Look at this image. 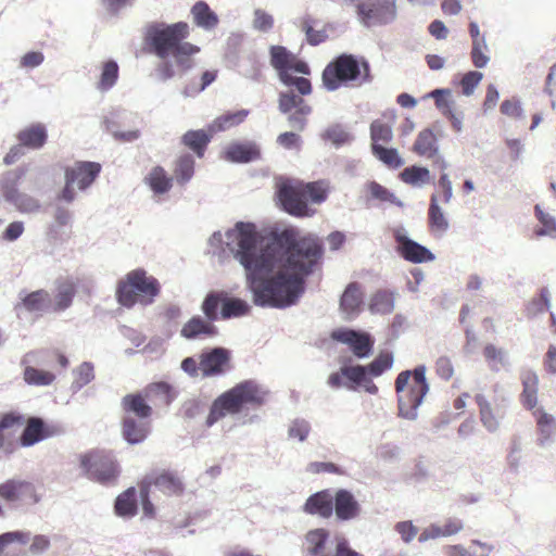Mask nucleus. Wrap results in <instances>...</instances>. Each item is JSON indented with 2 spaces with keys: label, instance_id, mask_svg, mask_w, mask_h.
<instances>
[{
  "label": "nucleus",
  "instance_id": "obj_60",
  "mask_svg": "<svg viewBox=\"0 0 556 556\" xmlns=\"http://www.w3.org/2000/svg\"><path fill=\"white\" fill-rule=\"evenodd\" d=\"M24 417L15 412H9L0 416V450L5 445V431L13 428L14 426L22 425Z\"/></svg>",
  "mask_w": 556,
  "mask_h": 556
},
{
  "label": "nucleus",
  "instance_id": "obj_45",
  "mask_svg": "<svg viewBox=\"0 0 556 556\" xmlns=\"http://www.w3.org/2000/svg\"><path fill=\"white\" fill-rule=\"evenodd\" d=\"M73 376L74 380L71 383V391L76 393L94 379V365L91 362H83L73 369Z\"/></svg>",
  "mask_w": 556,
  "mask_h": 556
},
{
  "label": "nucleus",
  "instance_id": "obj_12",
  "mask_svg": "<svg viewBox=\"0 0 556 556\" xmlns=\"http://www.w3.org/2000/svg\"><path fill=\"white\" fill-rule=\"evenodd\" d=\"M356 13L364 26L369 27L371 23L388 25L397 17L396 0H376L370 4L358 3Z\"/></svg>",
  "mask_w": 556,
  "mask_h": 556
},
{
  "label": "nucleus",
  "instance_id": "obj_5",
  "mask_svg": "<svg viewBox=\"0 0 556 556\" xmlns=\"http://www.w3.org/2000/svg\"><path fill=\"white\" fill-rule=\"evenodd\" d=\"M160 290L159 280L139 268L128 273L125 281L118 282L116 299L121 305L130 308L136 304L137 295L141 296L142 303L152 304Z\"/></svg>",
  "mask_w": 556,
  "mask_h": 556
},
{
  "label": "nucleus",
  "instance_id": "obj_61",
  "mask_svg": "<svg viewBox=\"0 0 556 556\" xmlns=\"http://www.w3.org/2000/svg\"><path fill=\"white\" fill-rule=\"evenodd\" d=\"M312 113L311 105H302L298 110L288 114V125L290 128L302 131L306 127L307 116Z\"/></svg>",
  "mask_w": 556,
  "mask_h": 556
},
{
  "label": "nucleus",
  "instance_id": "obj_31",
  "mask_svg": "<svg viewBox=\"0 0 556 556\" xmlns=\"http://www.w3.org/2000/svg\"><path fill=\"white\" fill-rule=\"evenodd\" d=\"M114 511L124 519L132 518L138 513L137 491L134 486L121 493L114 502Z\"/></svg>",
  "mask_w": 556,
  "mask_h": 556
},
{
  "label": "nucleus",
  "instance_id": "obj_54",
  "mask_svg": "<svg viewBox=\"0 0 556 556\" xmlns=\"http://www.w3.org/2000/svg\"><path fill=\"white\" fill-rule=\"evenodd\" d=\"M394 363L391 352H381L369 364L364 365L370 377H379L391 369Z\"/></svg>",
  "mask_w": 556,
  "mask_h": 556
},
{
  "label": "nucleus",
  "instance_id": "obj_48",
  "mask_svg": "<svg viewBox=\"0 0 556 556\" xmlns=\"http://www.w3.org/2000/svg\"><path fill=\"white\" fill-rule=\"evenodd\" d=\"M23 379L28 386L47 387L55 380V375L37 367H28L24 368Z\"/></svg>",
  "mask_w": 556,
  "mask_h": 556
},
{
  "label": "nucleus",
  "instance_id": "obj_15",
  "mask_svg": "<svg viewBox=\"0 0 556 556\" xmlns=\"http://www.w3.org/2000/svg\"><path fill=\"white\" fill-rule=\"evenodd\" d=\"M59 433H61L59 426L49 425L42 418L35 416L28 418L20 435V443L24 447H29Z\"/></svg>",
  "mask_w": 556,
  "mask_h": 556
},
{
  "label": "nucleus",
  "instance_id": "obj_50",
  "mask_svg": "<svg viewBox=\"0 0 556 556\" xmlns=\"http://www.w3.org/2000/svg\"><path fill=\"white\" fill-rule=\"evenodd\" d=\"M324 140L330 141L336 148H340L353 141L354 136L343 125L334 124L326 128L321 135Z\"/></svg>",
  "mask_w": 556,
  "mask_h": 556
},
{
  "label": "nucleus",
  "instance_id": "obj_44",
  "mask_svg": "<svg viewBox=\"0 0 556 556\" xmlns=\"http://www.w3.org/2000/svg\"><path fill=\"white\" fill-rule=\"evenodd\" d=\"M148 185L155 194H164L172 188V178L162 166H155L146 177Z\"/></svg>",
  "mask_w": 556,
  "mask_h": 556
},
{
  "label": "nucleus",
  "instance_id": "obj_58",
  "mask_svg": "<svg viewBox=\"0 0 556 556\" xmlns=\"http://www.w3.org/2000/svg\"><path fill=\"white\" fill-rule=\"evenodd\" d=\"M302 191L304 192L306 201L312 203L320 204L327 199V190L323 187L320 181L300 182Z\"/></svg>",
  "mask_w": 556,
  "mask_h": 556
},
{
  "label": "nucleus",
  "instance_id": "obj_27",
  "mask_svg": "<svg viewBox=\"0 0 556 556\" xmlns=\"http://www.w3.org/2000/svg\"><path fill=\"white\" fill-rule=\"evenodd\" d=\"M522 383L521 402L528 409H532L538 404L539 377L531 369H522L520 372Z\"/></svg>",
  "mask_w": 556,
  "mask_h": 556
},
{
  "label": "nucleus",
  "instance_id": "obj_6",
  "mask_svg": "<svg viewBox=\"0 0 556 556\" xmlns=\"http://www.w3.org/2000/svg\"><path fill=\"white\" fill-rule=\"evenodd\" d=\"M426 371L425 365L415 367L414 379L409 384L408 391L397 394L399 417L407 420H416L418 418V408L429 391Z\"/></svg>",
  "mask_w": 556,
  "mask_h": 556
},
{
  "label": "nucleus",
  "instance_id": "obj_16",
  "mask_svg": "<svg viewBox=\"0 0 556 556\" xmlns=\"http://www.w3.org/2000/svg\"><path fill=\"white\" fill-rule=\"evenodd\" d=\"M333 511L340 521H349L356 518L361 513V505L346 489H339L333 495Z\"/></svg>",
  "mask_w": 556,
  "mask_h": 556
},
{
  "label": "nucleus",
  "instance_id": "obj_29",
  "mask_svg": "<svg viewBox=\"0 0 556 556\" xmlns=\"http://www.w3.org/2000/svg\"><path fill=\"white\" fill-rule=\"evenodd\" d=\"M396 291L378 289L370 298L368 309L371 314L389 315L394 311Z\"/></svg>",
  "mask_w": 556,
  "mask_h": 556
},
{
  "label": "nucleus",
  "instance_id": "obj_42",
  "mask_svg": "<svg viewBox=\"0 0 556 556\" xmlns=\"http://www.w3.org/2000/svg\"><path fill=\"white\" fill-rule=\"evenodd\" d=\"M403 182L413 187H422L431 181L430 170L421 165H410L400 173Z\"/></svg>",
  "mask_w": 556,
  "mask_h": 556
},
{
  "label": "nucleus",
  "instance_id": "obj_38",
  "mask_svg": "<svg viewBox=\"0 0 556 556\" xmlns=\"http://www.w3.org/2000/svg\"><path fill=\"white\" fill-rule=\"evenodd\" d=\"M250 309L251 306L247 301L225 293L223 308L220 309V318L231 319L242 317L249 314Z\"/></svg>",
  "mask_w": 556,
  "mask_h": 556
},
{
  "label": "nucleus",
  "instance_id": "obj_39",
  "mask_svg": "<svg viewBox=\"0 0 556 556\" xmlns=\"http://www.w3.org/2000/svg\"><path fill=\"white\" fill-rule=\"evenodd\" d=\"M123 408L140 419H147L152 414V407L144 401L141 393H131L123 397Z\"/></svg>",
  "mask_w": 556,
  "mask_h": 556
},
{
  "label": "nucleus",
  "instance_id": "obj_13",
  "mask_svg": "<svg viewBox=\"0 0 556 556\" xmlns=\"http://www.w3.org/2000/svg\"><path fill=\"white\" fill-rule=\"evenodd\" d=\"M331 339L350 346L357 358H367L372 354L375 340L370 333L351 328H337Z\"/></svg>",
  "mask_w": 556,
  "mask_h": 556
},
{
  "label": "nucleus",
  "instance_id": "obj_46",
  "mask_svg": "<svg viewBox=\"0 0 556 556\" xmlns=\"http://www.w3.org/2000/svg\"><path fill=\"white\" fill-rule=\"evenodd\" d=\"M371 152L380 162L390 168H399L404 164L395 148H387L380 143H371Z\"/></svg>",
  "mask_w": 556,
  "mask_h": 556
},
{
  "label": "nucleus",
  "instance_id": "obj_41",
  "mask_svg": "<svg viewBox=\"0 0 556 556\" xmlns=\"http://www.w3.org/2000/svg\"><path fill=\"white\" fill-rule=\"evenodd\" d=\"M182 143L192 150L199 157L204 155V152L211 141V135L203 129L188 130L181 138Z\"/></svg>",
  "mask_w": 556,
  "mask_h": 556
},
{
  "label": "nucleus",
  "instance_id": "obj_56",
  "mask_svg": "<svg viewBox=\"0 0 556 556\" xmlns=\"http://www.w3.org/2000/svg\"><path fill=\"white\" fill-rule=\"evenodd\" d=\"M551 308L549 291L546 287L540 289V296L532 299L527 305V315L534 317Z\"/></svg>",
  "mask_w": 556,
  "mask_h": 556
},
{
  "label": "nucleus",
  "instance_id": "obj_51",
  "mask_svg": "<svg viewBox=\"0 0 556 556\" xmlns=\"http://www.w3.org/2000/svg\"><path fill=\"white\" fill-rule=\"evenodd\" d=\"M428 219L430 227L434 230L445 232L450 227V224L438 203L437 194L431 195Z\"/></svg>",
  "mask_w": 556,
  "mask_h": 556
},
{
  "label": "nucleus",
  "instance_id": "obj_62",
  "mask_svg": "<svg viewBox=\"0 0 556 556\" xmlns=\"http://www.w3.org/2000/svg\"><path fill=\"white\" fill-rule=\"evenodd\" d=\"M311 429L312 427L308 420L304 418H295L289 425L288 437L290 439H298L300 442H304L307 439Z\"/></svg>",
  "mask_w": 556,
  "mask_h": 556
},
{
  "label": "nucleus",
  "instance_id": "obj_43",
  "mask_svg": "<svg viewBox=\"0 0 556 556\" xmlns=\"http://www.w3.org/2000/svg\"><path fill=\"white\" fill-rule=\"evenodd\" d=\"M226 292L211 291L204 298L201 309L208 321H216L220 317L218 308H223Z\"/></svg>",
  "mask_w": 556,
  "mask_h": 556
},
{
  "label": "nucleus",
  "instance_id": "obj_4",
  "mask_svg": "<svg viewBox=\"0 0 556 556\" xmlns=\"http://www.w3.org/2000/svg\"><path fill=\"white\" fill-rule=\"evenodd\" d=\"M321 80L328 91H336L342 86L369 84L372 81L370 64L363 56L342 53L326 65Z\"/></svg>",
  "mask_w": 556,
  "mask_h": 556
},
{
  "label": "nucleus",
  "instance_id": "obj_18",
  "mask_svg": "<svg viewBox=\"0 0 556 556\" xmlns=\"http://www.w3.org/2000/svg\"><path fill=\"white\" fill-rule=\"evenodd\" d=\"M142 484L148 488L154 485L166 495H180L185 489L180 478L176 473L166 470L161 473L147 477Z\"/></svg>",
  "mask_w": 556,
  "mask_h": 556
},
{
  "label": "nucleus",
  "instance_id": "obj_64",
  "mask_svg": "<svg viewBox=\"0 0 556 556\" xmlns=\"http://www.w3.org/2000/svg\"><path fill=\"white\" fill-rule=\"evenodd\" d=\"M126 117V111L123 109H113L108 115L103 117V127L111 135L114 130H119L124 126V118Z\"/></svg>",
  "mask_w": 556,
  "mask_h": 556
},
{
  "label": "nucleus",
  "instance_id": "obj_55",
  "mask_svg": "<svg viewBox=\"0 0 556 556\" xmlns=\"http://www.w3.org/2000/svg\"><path fill=\"white\" fill-rule=\"evenodd\" d=\"M281 84L287 87H293L300 96H308L312 92V83L303 76H295L290 72L278 77Z\"/></svg>",
  "mask_w": 556,
  "mask_h": 556
},
{
  "label": "nucleus",
  "instance_id": "obj_25",
  "mask_svg": "<svg viewBox=\"0 0 556 556\" xmlns=\"http://www.w3.org/2000/svg\"><path fill=\"white\" fill-rule=\"evenodd\" d=\"M17 140L25 148L33 150L41 149L48 140L47 128L40 123L33 124L18 131Z\"/></svg>",
  "mask_w": 556,
  "mask_h": 556
},
{
  "label": "nucleus",
  "instance_id": "obj_1",
  "mask_svg": "<svg viewBox=\"0 0 556 556\" xmlns=\"http://www.w3.org/2000/svg\"><path fill=\"white\" fill-rule=\"evenodd\" d=\"M208 244H225L243 267L256 306L280 309L300 301L306 279L324 254L323 243L313 233L301 236L299 228L287 226L264 240L251 222H237L225 236L213 232Z\"/></svg>",
  "mask_w": 556,
  "mask_h": 556
},
{
  "label": "nucleus",
  "instance_id": "obj_20",
  "mask_svg": "<svg viewBox=\"0 0 556 556\" xmlns=\"http://www.w3.org/2000/svg\"><path fill=\"white\" fill-rule=\"evenodd\" d=\"M303 509L306 514L329 518L333 514V495L328 489L318 491L308 496Z\"/></svg>",
  "mask_w": 556,
  "mask_h": 556
},
{
  "label": "nucleus",
  "instance_id": "obj_14",
  "mask_svg": "<svg viewBox=\"0 0 556 556\" xmlns=\"http://www.w3.org/2000/svg\"><path fill=\"white\" fill-rule=\"evenodd\" d=\"M0 497L10 503L24 502L26 505H35L41 500L34 483L22 479H9L2 482Z\"/></svg>",
  "mask_w": 556,
  "mask_h": 556
},
{
  "label": "nucleus",
  "instance_id": "obj_21",
  "mask_svg": "<svg viewBox=\"0 0 556 556\" xmlns=\"http://www.w3.org/2000/svg\"><path fill=\"white\" fill-rule=\"evenodd\" d=\"M101 168L100 163L78 161L73 166L65 167V172H73L79 190H86L100 175Z\"/></svg>",
  "mask_w": 556,
  "mask_h": 556
},
{
  "label": "nucleus",
  "instance_id": "obj_26",
  "mask_svg": "<svg viewBox=\"0 0 556 556\" xmlns=\"http://www.w3.org/2000/svg\"><path fill=\"white\" fill-rule=\"evenodd\" d=\"M483 357L492 372H498L502 369L509 371L511 369L508 351L493 343L485 344L483 348Z\"/></svg>",
  "mask_w": 556,
  "mask_h": 556
},
{
  "label": "nucleus",
  "instance_id": "obj_28",
  "mask_svg": "<svg viewBox=\"0 0 556 556\" xmlns=\"http://www.w3.org/2000/svg\"><path fill=\"white\" fill-rule=\"evenodd\" d=\"M364 304V294L358 282H351L346 286L340 298V308L348 315H357Z\"/></svg>",
  "mask_w": 556,
  "mask_h": 556
},
{
  "label": "nucleus",
  "instance_id": "obj_7",
  "mask_svg": "<svg viewBox=\"0 0 556 556\" xmlns=\"http://www.w3.org/2000/svg\"><path fill=\"white\" fill-rule=\"evenodd\" d=\"M79 465L84 476L103 485L114 483L121 472L117 462L99 452H88L79 456Z\"/></svg>",
  "mask_w": 556,
  "mask_h": 556
},
{
  "label": "nucleus",
  "instance_id": "obj_9",
  "mask_svg": "<svg viewBox=\"0 0 556 556\" xmlns=\"http://www.w3.org/2000/svg\"><path fill=\"white\" fill-rule=\"evenodd\" d=\"M277 198L285 212L295 217H309L315 210L309 207L300 181L293 182L289 179L281 181L277 188Z\"/></svg>",
  "mask_w": 556,
  "mask_h": 556
},
{
  "label": "nucleus",
  "instance_id": "obj_30",
  "mask_svg": "<svg viewBox=\"0 0 556 556\" xmlns=\"http://www.w3.org/2000/svg\"><path fill=\"white\" fill-rule=\"evenodd\" d=\"M365 188L367 191L366 202L368 205H372V202H388L396 205L397 207H404V202L402 200L376 180L368 181Z\"/></svg>",
  "mask_w": 556,
  "mask_h": 556
},
{
  "label": "nucleus",
  "instance_id": "obj_52",
  "mask_svg": "<svg viewBox=\"0 0 556 556\" xmlns=\"http://www.w3.org/2000/svg\"><path fill=\"white\" fill-rule=\"evenodd\" d=\"M294 90H287L279 92L278 97V110L281 114H289L298 110L302 105H306V101Z\"/></svg>",
  "mask_w": 556,
  "mask_h": 556
},
{
  "label": "nucleus",
  "instance_id": "obj_37",
  "mask_svg": "<svg viewBox=\"0 0 556 556\" xmlns=\"http://www.w3.org/2000/svg\"><path fill=\"white\" fill-rule=\"evenodd\" d=\"M75 295L76 286L73 281L65 280L60 282L56 288L52 311L55 313L64 312L72 305Z\"/></svg>",
  "mask_w": 556,
  "mask_h": 556
},
{
  "label": "nucleus",
  "instance_id": "obj_53",
  "mask_svg": "<svg viewBox=\"0 0 556 556\" xmlns=\"http://www.w3.org/2000/svg\"><path fill=\"white\" fill-rule=\"evenodd\" d=\"M118 79V64L114 60L103 63L98 89L101 91L110 90Z\"/></svg>",
  "mask_w": 556,
  "mask_h": 556
},
{
  "label": "nucleus",
  "instance_id": "obj_8",
  "mask_svg": "<svg viewBox=\"0 0 556 556\" xmlns=\"http://www.w3.org/2000/svg\"><path fill=\"white\" fill-rule=\"evenodd\" d=\"M25 175L23 168H15L4 174L1 181V193L3 199L13 204L22 213H35L39 211L40 203L37 199L22 193L17 189L18 181Z\"/></svg>",
  "mask_w": 556,
  "mask_h": 556
},
{
  "label": "nucleus",
  "instance_id": "obj_34",
  "mask_svg": "<svg viewBox=\"0 0 556 556\" xmlns=\"http://www.w3.org/2000/svg\"><path fill=\"white\" fill-rule=\"evenodd\" d=\"M294 54L283 46L269 47V62L278 77L290 72Z\"/></svg>",
  "mask_w": 556,
  "mask_h": 556
},
{
  "label": "nucleus",
  "instance_id": "obj_22",
  "mask_svg": "<svg viewBox=\"0 0 556 556\" xmlns=\"http://www.w3.org/2000/svg\"><path fill=\"white\" fill-rule=\"evenodd\" d=\"M475 401L479 407V416L483 427L490 433L496 432L500 429L501 419L504 416L502 408L497 406L493 409L491 403L481 393L475 395Z\"/></svg>",
  "mask_w": 556,
  "mask_h": 556
},
{
  "label": "nucleus",
  "instance_id": "obj_2",
  "mask_svg": "<svg viewBox=\"0 0 556 556\" xmlns=\"http://www.w3.org/2000/svg\"><path fill=\"white\" fill-rule=\"evenodd\" d=\"M188 36L189 25L186 22H152L146 26L144 41L150 52L161 59L155 68L161 81H167L177 74L181 76L193 67L192 55L200 48L185 41Z\"/></svg>",
  "mask_w": 556,
  "mask_h": 556
},
{
  "label": "nucleus",
  "instance_id": "obj_23",
  "mask_svg": "<svg viewBox=\"0 0 556 556\" xmlns=\"http://www.w3.org/2000/svg\"><path fill=\"white\" fill-rule=\"evenodd\" d=\"M218 330L213 321L204 319L200 315L191 317L181 328L180 336L187 340H197L201 336L215 337Z\"/></svg>",
  "mask_w": 556,
  "mask_h": 556
},
{
  "label": "nucleus",
  "instance_id": "obj_33",
  "mask_svg": "<svg viewBox=\"0 0 556 556\" xmlns=\"http://www.w3.org/2000/svg\"><path fill=\"white\" fill-rule=\"evenodd\" d=\"M413 151L429 159L439 156L438 139L432 129L426 128L418 134L413 144Z\"/></svg>",
  "mask_w": 556,
  "mask_h": 556
},
{
  "label": "nucleus",
  "instance_id": "obj_24",
  "mask_svg": "<svg viewBox=\"0 0 556 556\" xmlns=\"http://www.w3.org/2000/svg\"><path fill=\"white\" fill-rule=\"evenodd\" d=\"M149 433L148 422L125 416L122 421L123 439L130 445L142 443Z\"/></svg>",
  "mask_w": 556,
  "mask_h": 556
},
{
  "label": "nucleus",
  "instance_id": "obj_49",
  "mask_svg": "<svg viewBox=\"0 0 556 556\" xmlns=\"http://www.w3.org/2000/svg\"><path fill=\"white\" fill-rule=\"evenodd\" d=\"M249 115L248 110H239L237 112H228L217 117L210 126L211 131H223L232 126L239 125Z\"/></svg>",
  "mask_w": 556,
  "mask_h": 556
},
{
  "label": "nucleus",
  "instance_id": "obj_17",
  "mask_svg": "<svg viewBox=\"0 0 556 556\" xmlns=\"http://www.w3.org/2000/svg\"><path fill=\"white\" fill-rule=\"evenodd\" d=\"M225 159L231 163H251L261 159V148L254 141H235L226 148Z\"/></svg>",
  "mask_w": 556,
  "mask_h": 556
},
{
  "label": "nucleus",
  "instance_id": "obj_36",
  "mask_svg": "<svg viewBox=\"0 0 556 556\" xmlns=\"http://www.w3.org/2000/svg\"><path fill=\"white\" fill-rule=\"evenodd\" d=\"M342 375L346 379L344 387L351 391H357L370 377L365 366L361 364L343 365Z\"/></svg>",
  "mask_w": 556,
  "mask_h": 556
},
{
  "label": "nucleus",
  "instance_id": "obj_63",
  "mask_svg": "<svg viewBox=\"0 0 556 556\" xmlns=\"http://www.w3.org/2000/svg\"><path fill=\"white\" fill-rule=\"evenodd\" d=\"M370 138L372 143H379V141L389 143L393 138L391 126L380 121H374L370 125Z\"/></svg>",
  "mask_w": 556,
  "mask_h": 556
},
{
  "label": "nucleus",
  "instance_id": "obj_40",
  "mask_svg": "<svg viewBox=\"0 0 556 556\" xmlns=\"http://www.w3.org/2000/svg\"><path fill=\"white\" fill-rule=\"evenodd\" d=\"M194 22L198 26L210 30L218 24L217 14L211 10L204 1H198L191 9Z\"/></svg>",
  "mask_w": 556,
  "mask_h": 556
},
{
  "label": "nucleus",
  "instance_id": "obj_11",
  "mask_svg": "<svg viewBox=\"0 0 556 556\" xmlns=\"http://www.w3.org/2000/svg\"><path fill=\"white\" fill-rule=\"evenodd\" d=\"M200 358L202 378L223 377L232 370V355L227 348H205L201 351Z\"/></svg>",
  "mask_w": 556,
  "mask_h": 556
},
{
  "label": "nucleus",
  "instance_id": "obj_32",
  "mask_svg": "<svg viewBox=\"0 0 556 556\" xmlns=\"http://www.w3.org/2000/svg\"><path fill=\"white\" fill-rule=\"evenodd\" d=\"M239 73L253 81H261L263 63L255 51L245 53L236 64Z\"/></svg>",
  "mask_w": 556,
  "mask_h": 556
},
{
  "label": "nucleus",
  "instance_id": "obj_19",
  "mask_svg": "<svg viewBox=\"0 0 556 556\" xmlns=\"http://www.w3.org/2000/svg\"><path fill=\"white\" fill-rule=\"evenodd\" d=\"M20 302L14 306L18 313L21 308H25L29 313H39L48 311L51 306V296L45 289H39L29 293L21 291L18 293Z\"/></svg>",
  "mask_w": 556,
  "mask_h": 556
},
{
  "label": "nucleus",
  "instance_id": "obj_59",
  "mask_svg": "<svg viewBox=\"0 0 556 556\" xmlns=\"http://www.w3.org/2000/svg\"><path fill=\"white\" fill-rule=\"evenodd\" d=\"M535 216L542 224V228L536 231L538 236H548L556 238V220L553 216L545 213L539 204L534 207Z\"/></svg>",
  "mask_w": 556,
  "mask_h": 556
},
{
  "label": "nucleus",
  "instance_id": "obj_57",
  "mask_svg": "<svg viewBox=\"0 0 556 556\" xmlns=\"http://www.w3.org/2000/svg\"><path fill=\"white\" fill-rule=\"evenodd\" d=\"M206 405L205 400L201 397L188 399L181 405V416L188 420L195 419L205 412Z\"/></svg>",
  "mask_w": 556,
  "mask_h": 556
},
{
  "label": "nucleus",
  "instance_id": "obj_47",
  "mask_svg": "<svg viewBox=\"0 0 556 556\" xmlns=\"http://www.w3.org/2000/svg\"><path fill=\"white\" fill-rule=\"evenodd\" d=\"M194 174V159L191 154L185 153L178 157L174 168L175 179L178 185L184 186Z\"/></svg>",
  "mask_w": 556,
  "mask_h": 556
},
{
  "label": "nucleus",
  "instance_id": "obj_35",
  "mask_svg": "<svg viewBox=\"0 0 556 556\" xmlns=\"http://www.w3.org/2000/svg\"><path fill=\"white\" fill-rule=\"evenodd\" d=\"M329 531L324 528L309 530L305 534L306 553L309 556H328L325 554Z\"/></svg>",
  "mask_w": 556,
  "mask_h": 556
},
{
  "label": "nucleus",
  "instance_id": "obj_3",
  "mask_svg": "<svg viewBox=\"0 0 556 556\" xmlns=\"http://www.w3.org/2000/svg\"><path fill=\"white\" fill-rule=\"evenodd\" d=\"M267 394L268 391L254 379L237 383L213 401L205 426L211 428L227 415L240 414L245 407H261Z\"/></svg>",
  "mask_w": 556,
  "mask_h": 556
},
{
  "label": "nucleus",
  "instance_id": "obj_10",
  "mask_svg": "<svg viewBox=\"0 0 556 556\" xmlns=\"http://www.w3.org/2000/svg\"><path fill=\"white\" fill-rule=\"evenodd\" d=\"M393 239L396 243V253L405 261L413 264L432 262L435 255L425 245L409 238L403 226L392 229Z\"/></svg>",
  "mask_w": 556,
  "mask_h": 556
}]
</instances>
